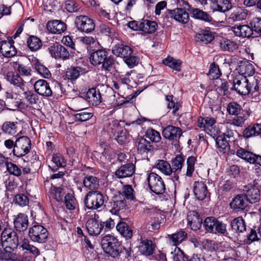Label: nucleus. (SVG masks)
<instances>
[{
    "mask_svg": "<svg viewBox=\"0 0 261 261\" xmlns=\"http://www.w3.org/2000/svg\"><path fill=\"white\" fill-rule=\"evenodd\" d=\"M66 164L64 157L61 154H56L53 156L50 164L48 167L52 171L55 172L59 168L65 167Z\"/></svg>",
    "mask_w": 261,
    "mask_h": 261,
    "instance_id": "72a5a7b5",
    "label": "nucleus"
},
{
    "mask_svg": "<svg viewBox=\"0 0 261 261\" xmlns=\"http://www.w3.org/2000/svg\"><path fill=\"white\" fill-rule=\"evenodd\" d=\"M249 93L252 94L255 92L259 93L261 91V79L259 80H255L251 79L249 82Z\"/></svg>",
    "mask_w": 261,
    "mask_h": 261,
    "instance_id": "680f3d73",
    "label": "nucleus"
},
{
    "mask_svg": "<svg viewBox=\"0 0 261 261\" xmlns=\"http://www.w3.org/2000/svg\"><path fill=\"white\" fill-rule=\"evenodd\" d=\"M188 224L193 230L199 229L202 223V219L196 211L190 212L187 216Z\"/></svg>",
    "mask_w": 261,
    "mask_h": 261,
    "instance_id": "b1692460",
    "label": "nucleus"
},
{
    "mask_svg": "<svg viewBox=\"0 0 261 261\" xmlns=\"http://www.w3.org/2000/svg\"><path fill=\"white\" fill-rule=\"evenodd\" d=\"M14 41L3 40L0 41V53L6 58H11L17 54V50L13 45Z\"/></svg>",
    "mask_w": 261,
    "mask_h": 261,
    "instance_id": "a211bd4d",
    "label": "nucleus"
},
{
    "mask_svg": "<svg viewBox=\"0 0 261 261\" xmlns=\"http://www.w3.org/2000/svg\"><path fill=\"white\" fill-rule=\"evenodd\" d=\"M28 235L33 242L43 243L47 240L48 232L43 226L35 224L29 228Z\"/></svg>",
    "mask_w": 261,
    "mask_h": 261,
    "instance_id": "39448f33",
    "label": "nucleus"
},
{
    "mask_svg": "<svg viewBox=\"0 0 261 261\" xmlns=\"http://www.w3.org/2000/svg\"><path fill=\"white\" fill-rule=\"evenodd\" d=\"M138 251L145 256L152 255L156 247L155 243L149 239H141L138 246Z\"/></svg>",
    "mask_w": 261,
    "mask_h": 261,
    "instance_id": "ddd939ff",
    "label": "nucleus"
},
{
    "mask_svg": "<svg viewBox=\"0 0 261 261\" xmlns=\"http://www.w3.org/2000/svg\"><path fill=\"white\" fill-rule=\"evenodd\" d=\"M47 30L53 34H61L66 29V24L63 21L53 20L47 22Z\"/></svg>",
    "mask_w": 261,
    "mask_h": 261,
    "instance_id": "bb28decb",
    "label": "nucleus"
},
{
    "mask_svg": "<svg viewBox=\"0 0 261 261\" xmlns=\"http://www.w3.org/2000/svg\"><path fill=\"white\" fill-rule=\"evenodd\" d=\"M105 197L98 191H90L86 195L84 202L89 209L96 210L103 205Z\"/></svg>",
    "mask_w": 261,
    "mask_h": 261,
    "instance_id": "7ed1b4c3",
    "label": "nucleus"
},
{
    "mask_svg": "<svg viewBox=\"0 0 261 261\" xmlns=\"http://www.w3.org/2000/svg\"><path fill=\"white\" fill-rule=\"evenodd\" d=\"M7 79L16 87L19 88L22 91L24 90L25 83L18 74H15L13 72H8L7 75Z\"/></svg>",
    "mask_w": 261,
    "mask_h": 261,
    "instance_id": "7c9ffc66",
    "label": "nucleus"
},
{
    "mask_svg": "<svg viewBox=\"0 0 261 261\" xmlns=\"http://www.w3.org/2000/svg\"><path fill=\"white\" fill-rule=\"evenodd\" d=\"M21 256L16 253V251L11 247L5 246L0 248V260L2 261H19Z\"/></svg>",
    "mask_w": 261,
    "mask_h": 261,
    "instance_id": "2eb2a0df",
    "label": "nucleus"
},
{
    "mask_svg": "<svg viewBox=\"0 0 261 261\" xmlns=\"http://www.w3.org/2000/svg\"><path fill=\"white\" fill-rule=\"evenodd\" d=\"M130 48L124 44H117L112 48V53L118 57L125 58L132 54Z\"/></svg>",
    "mask_w": 261,
    "mask_h": 261,
    "instance_id": "2f4dec72",
    "label": "nucleus"
},
{
    "mask_svg": "<svg viewBox=\"0 0 261 261\" xmlns=\"http://www.w3.org/2000/svg\"><path fill=\"white\" fill-rule=\"evenodd\" d=\"M236 155L250 164L261 167V155L239 147L236 150Z\"/></svg>",
    "mask_w": 261,
    "mask_h": 261,
    "instance_id": "6e6552de",
    "label": "nucleus"
},
{
    "mask_svg": "<svg viewBox=\"0 0 261 261\" xmlns=\"http://www.w3.org/2000/svg\"><path fill=\"white\" fill-rule=\"evenodd\" d=\"M184 163V159L181 155H177L171 161L172 172H180Z\"/></svg>",
    "mask_w": 261,
    "mask_h": 261,
    "instance_id": "3c124183",
    "label": "nucleus"
},
{
    "mask_svg": "<svg viewBox=\"0 0 261 261\" xmlns=\"http://www.w3.org/2000/svg\"><path fill=\"white\" fill-rule=\"evenodd\" d=\"M116 227L117 230L126 239L132 237L133 231L126 222L121 221L117 224Z\"/></svg>",
    "mask_w": 261,
    "mask_h": 261,
    "instance_id": "58836bf2",
    "label": "nucleus"
},
{
    "mask_svg": "<svg viewBox=\"0 0 261 261\" xmlns=\"http://www.w3.org/2000/svg\"><path fill=\"white\" fill-rule=\"evenodd\" d=\"M27 45L31 51H37L42 46L41 40L35 36H31L27 40Z\"/></svg>",
    "mask_w": 261,
    "mask_h": 261,
    "instance_id": "8fccbe9b",
    "label": "nucleus"
},
{
    "mask_svg": "<svg viewBox=\"0 0 261 261\" xmlns=\"http://www.w3.org/2000/svg\"><path fill=\"white\" fill-rule=\"evenodd\" d=\"M22 97L25 99L30 104H36L39 100L38 95L33 91L30 90L22 91Z\"/></svg>",
    "mask_w": 261,
    "mask_h": 261,
    "instance_id": "4d7b16f0",
    "label": "nucleus"
},
{
    "mask_svg": "<svg viewBox=\"0 0 261 261\" xmlns=\"http://www.w3.org/2000/svg\"><path fill=\"white\" fill-rule=\"evenodd\" d=\"M217 220L218 219L214 217H208L206 218L203 222V225L205 230L210 233H214Z\"/></svg>",
    "mask_w": 261,
    "mask_h": 261,
    "instance_id": "864d4df0",
    "label": "nucleus"
},
{
    "mask_svg": "<svg viewBox=\"0 0 261 261\" xmlns=\"http://www.w3.org/2000/svg\"><path fill=\"white\" fill-rule=\"evenodd\" d=\"M260 134H261V124L258 123L249 125L243 133V136L246 138L256 136Z\"/></svg>",
    "mask_w": 261,
    "mask_h": 261,
    "instance_id": "e433bc0d",
    "label": "nucleus"
},
{
    "mask_svg": "<svg viewBox=\"0 0 261 261\" xmlns=\"http://www.w3.org/2000/svg\"><path fill=\"white\" fill-rule=\"evenodd\" d=\"M231 227L234 232H242L246 230L245 221L242 217H238L231 222Z\"/></svg>",
    "mask_w": 261,
    "mask_h": 261,
    "instance_id": "a19ab883",
    "label": "nucleus"
},
{
    "mask_svg": "<svg viewBox=\"0 0 261 261\" xmlns=\"http://www.w3.org/2000/svg\"><path fill=\"white\" fill-rule=\"evenodd\" d=\"M248 11L246 9L237 8L229 16V19L233 21H239L245 20L248 15Z\"/></svg>",
    "mask_w": 261,
    "mask_h": 261,
    "instance_id": "79ce46f5",
    "label": "nucleus"
},
{
    "mask_svg": "<svg viewBox=\"0 0 261 261\" xmlns=\"http://www.w3.org/2000/svg\"><path fill=\"white\" fill-rule=\"evenodd\" d=\"M221 73L219 69L218 65L215 63L211 64L208 73V76L210 80L218 79L221 75Z\"/></svg>",
    "mask_w": 261,
    "mask_h": 261,
    "instance_id": "338daca9",
    "label": "nucleus"
},
{
    "mask_svg": "<svg viewBox=\"0 0 261 261\" xmlns=\"http://www.w3.org/2000/svg\"><path fill=\"white\" fill-rule=\"evenodd\" d=\"M101 245L105 253L113 258L117 256L121 248L118 240L111 234L106 235L102 238Z\"/></svg>",
    "mask_w": 261,
    "mask_h": 261,
    "instance_id": "f03ea898",
    "label": "nucleus"
},
{
    "mask_svg": "<svg viewBox=\"0 0 261 261\" xmlns=\"http://www.w3.org/2000/svg\"><path fill=\"white\" fill-rule=\"evenodd\" d=\"M7 171L11 175L18 177L21 175V168L14 163L9 162L6 167Z\"/></svg>",
    "mask_w": 261,
    "mask_h": 261,
    "instance_id": "69168bd1",
    "label": "nucleus"
},
{
    "mask_svg": "<svg viewBox=\"0 0 261 261\" xmlns=\"http://www.w3.org/2000/svg\"><path fill=\"white\" fill-rule=\"evenodd\" d=\"M83 182L85 188L91 191H96L99 186L98 177L93 175H86Z\"/></svg>",
    "mask_w": 261,
    "mask_h": 261,
    "instance_id": "c9c22d12",
    "label": "nucleus"
},
{
    "mask_svg": "<svg viewBox=\"0 0 261 261\" xmlns=\"http://www.w3.org/2000/svg\"><path fill=\"white\" fill-rule=\"evenodd\" d=\"M20 247L22 250H27L35 256L39 254L38 249L33 245L30 244L29 240L27 239H23L20 245Z\"/></svg>",
    "mask_w": 261,
    "mask_h": 261,
    "instance_id": "052dcab7",
    "label": "nucleus"
},
{
    "mask_svg": "<svg viewBox=\"0 0 261 261\" xmlns=\"http://www.w3.org/2000/svg\"><path fill=\"white\" fill-rule=\"evenodd\" d=\"M132 250L130 247H123V249L121 248L117 256H115L114 259L116 261H129L132 257Z\"/></svg>",
    "mask_w": 261,
    "mask_h": 261,
    "instance_id": "49530a36",
    "label": "nucleus"
},
{
    "mask_svg": "<svg viewBox=\"0 0 261 261\" xmlns=\"http://www.w3.org/2000/svg\"><path fill=\"white\" fill-rule=\"evenodd\" d=\"M13 223L17 231L23 232L26 230L29 224L28 216L23 213L18 214L14 219Z\"/></svg>",
    "mask_w": 261,
    "mask_h": 261,
    "instance_id": "393cba45",
    "label": "nucleus"
},
{
    "mask_svg": "<svg viewBox=\"0 0 261 261\" xmlns=\"http://www.w3.org/2000/svg\"><path fill=\"white\" fill-rule=\"evenodd\" d=\"M17 122L6 121L2 126L4 133L14 136L17 132Z\"/></svg>",
    "mask_w": 261,
    "mask_h": 261,
    "instance_id": "37998d69",
    "label": "nucleus"
},
{
    "mask_svg": "<svg viewBox=\"0 0 261 261\" xmlns=\"http://www.w3.org/2000/svg\"><path fill=\"white\" fill-rule=\"evenodd\" d=\"M163 62L165 65L177 71L180 70L181 63L178 60L171 57H168L163 60Z\"/></svg>",
    "mask_w": 261,
    "mask_h": 261,
    "instance_id": "5fc2aeb1",
    "label": "nucleus"
},
{
    "mask_svg": "<svg viewBox=\"0 0 261 261\" xmlns=\"http://www.w3.org/2000/svg\"><path fill=\"white\" fill-rule=\"evenodd\" d=\"M165 15V17L173 18L176 21L183 24L187 23L189 20L188 13L182 8L167 10Z\"/></svg>",
    "mask_w": 261,
    "mask_h": 261,
    "instance_id": "9d476101",
    "label": "nucleus"
},
{
    "mask_svg": "<svg viewBox=\"0 0 261 261\" xmlns=\"http://www.w3.org/2000/svg\"><path fill=\"white\" fill-rule=\"evenodd\" d=\"M51 57L56 59L67 60L70 57L69 51L63 45L56 43L48 48Z\"/></svg>",
    "mask_w": 261,
    "mask_h": 261,
    "instance_id": "9b49d317",
    "label": "nucleus"
},
{
    "mask_svg": "<svg viewBox=\"0 0 261 261\" xmlns=\"http://www.w3.org/2000/svg\"><path fill=\"white\" fill-rule=\"evenodd\" d=\"M192 14L193 17L195 19L201 20L205 22H210L213 20L211 16L207 12L198 8L193 9L192 11Z\"/></svg>",
    "mask_w": 261,
    "mask_h": 261,
    "instance_id": "a18cd8bd",
    "label": "nucleus"
},
{
    "mask_svg": "<svg viewBox=\"0 0 261 261\" xmlns=\"http://www.w3.org/2000/svg\"><path fill=\"white\" fill-rule=\"evenodd\" d=\"M216 143L219 151L225 153L229 149V145L227 141L224 137L222 135H219L216 140Z\"/></svg>",
    "mask_w": 261,
    "mask_h": 261,
    "instance_id": "603ef678",
    "label": "nucleus"
},
{
    "mask_svg": "<svg viewBox=\"0 0 261 261\" xmlns=\"http://www.w3.org/2000/svg\"><path fill=\"white\" fill-rule=\"evenodd\" d=\"M197 161L196 158L194 156H189L186 162L187 170L186 176L191 177L193 176V172L195 170V164Z\"/></svg>",
    "mask_w": 261,
    "mask_h": 261,
    "instance_id": "13d9d810",
    "label": "nucleus"
},
{
    "mask_svg": "<svg viewBox=\"0 0 261 261\" xmlns=\"http://www.w3.org/2000/svg\"><path fill=\"white\" fill-rule=\"evenodd\" d=\"M214 39L213 33L207 30H203L195 36V40L204 44L210 43Z\"/></svg>",
    "mask_w": 261,
    "mask_h": 261,
    "instance_id": "473e14b6",
    "label": "nucleus"
},
{
    "mask_svg": "<svg viewBox=\"0 0 261 261\" xmlns=\"http://www.w3.org/2000/svg\"><path fill=\"white\" fill-rule=\"evenodd\" d=\"M85 73V69L80 67H71L67 68L65 76L71 82L75 81L81 74Z\"/></svg>",
    "mask_w": 261,
    "mask_h": 261,
    "instance_id": "4c0bfd02",
    "label": "nucleus"
},
{
    "mask_svg": "<svg viewBox=\"0 0 261 261\" xmlns=\"http://www.w3.org/2000/svg\"><path fill=\"white\" fill-rule=\"evenodd\" d=\"M193 192L196 198L200 200H202L207 197H210V195L205 183L202 181L194 182Z\"/></svg>",
    "mask_w": 261,
    "mask_h": 261,
    "instance_id": "412c9836",
    "label": "nucleus"
},
{
    "mask_svg": "<svg viewBox=\"0 0 261 261\" xmlns=\"http://www.w3.org/2000/svg\"><path fill=\"white\" fill-rule=\"evenodd\" d=\"M145 136L153 142L158 143L161 140V137L159 132L153 128H149L145 132Z\"/></svg>",
    "mask_w": 261,
    "mask_h": 261,
    "instance_id": "0e129e2a",
    "label": "nucleus"
},
{
    "mask_svg": "<svg viewBox=\"0 0 261 261\" xmlns=\"http://www.w3.org/2000/svg\"><path fill=\"white\" fill-rule=\"evenodd\" d=\"M8 240L4 239V241L2 242L1 245L4 246V244L6 243L7 244L6 246L11 247V249L16 251L19 245L18 237L17 233H13L12 236Z\"/></svg>",
    "mask_w": 261,
    "mask_h": 261,
    "instance_id": "6e6d98bb",
    "label": "nucleus"
},
{
    "mask_svg": "<svg viewBox=\"0 0 261 261\" xmlns=\"http://www.w3.org/2000/svg\"><path fill=\"white\" fill-rule=\"evenodd\" d=\"M247 205L246 197L243 194L236 195L229 204L230 208L236 212L244 210Z\"/></svg>",
    "mask_w": 261,
    "mask_h": 261,
    "instance_id": "4be33fe9",
    "label": "nucleus"
},
{
    "mask_svg": "<svg viewBox=\"0 0 261 261\" xmlns=\"http://www.w3.org/2000/svg\"><path fill=\"white\" fill-rule=\"evenodd\" d=\"M31 148V141L27 136H21L16 139L15 148L12 150L14 155L20 158L28 154Z\"/></svg>",
    "mask_w": 261,
    "mask_h": 261,
    "instance_id": "423d86ee",
    "label": "nucleus"
},
{
    "mask_svg": "<svg viewBox=\"0 0 261 261\" xmlns=\"http://www.w3.org/2000/svg\"><path fill=\"white\" fill-rule=\"evenodd\" d=\"M147 181L150 190L156 194L160 195L165 191V185L162 178L154 172L147 174Z\"/></svg>",
    "mask_w": 261,
    "mask_h": 261,
    "instance_id": "20e7f679",
    "label": "nucleus"
},
{
    "mask_svg": "<svg viewBox=\"0 0 261 261\" xmlns=\"http://www.w3.org/2000/svg\"><path fill=\"white\" fill-rule=\"evenodd\" d=\"M75 24L78 30L90 33L95 29V25L92 19L85 15H80L75 18Z\"/></svg>",
    "mask_w": 261,
    "mask_h": 261,
    "instance_id": "1a4fd4ad",
    "label": "nucleus"
},
{
    "mask_svg": "<svg viewBox=\"0 0 261 261\" xmlns=\"http://www.w3.org/2000/svg\"><path fill=\"white\" fill-rule=\"evenodd\" d=\"M168 238L169 241L172 242L173 245L177 246L186 239L187 233L180 229L173 234H169Z\"/></svg>",
    "mask_w": 261,
    "mask_h": 261,
    "instance_id": "f704fd0d",
    "label": "nucleus"
},
{
    "mask_svg": "<svg viewBox=\"0 0 261 261\" xmlns=\"http://www.w3.org/2000/svg\"><path fill=\"white\" fill-rule=\"evenodd\" d=\"M219 46L223 51L232 52L238 49V46L236 43L228 39H222L219 42Z\"/></svg>",
    "mask_w": 261,
    "mask_h": 261,
    "instance_id": "c03bdc74",
    "label": "nucleus"
},
{
    "mask_svg": "<svg viewBox=\"0 0 261 261\" xmlns=\"http://www.w3.org/2000/svg\"><path fill=\"white\" fill-rule=\"evenodd\" d=\"M249 80L246 78L242 80L236 79L233 81V89L241 95H246L249 93L248 90Z\"/></svg>",
    "mask_w": 261,
    "mask_h": 261,
    "instance_id": "a878e982",
    "label": "nucleus"
},
{
    "mask_svg": "<svg viewBox=\"0 0 261 261\" xmlns=\"http://www.w3.org/2000/svg\"><path fill=\"white\" fill-rule=\"evenodd\" d=\"M35 92L38 94L45 97L51 96L53 92L49 84L44 80H39L34 84Z\"/></svg>",
    "mask_w": 261,
    "mask_h": 261,
    "instance_id": "6ab92c4d",
    "label": "nucleus"
},
{
    "mask_svg": "<svg viewBox=\"0 0 261 261\" xmlns=\"http://www.w3.org/2000/svg\"><path fill=\"white\" fill-rule=\"evenodd\" d=\"M155 166L157 169L166 175H170L172 173L171 166L166 161L163 160H157Z\"/></svg>",
    "mask_w": 261,
    "mask_h": 261,
    "instance_id": "09e8293b",
    "label": "nucleus"
},
{
    "mask_svg": "<svg viewBox=\"0 0 261 261\" xmlns=\"http://www.w3.org/2000/svg\"><path fill=\"white\" fill-rule=\"evenodd\" d=\"M86 228L90 235L97 236L103 230L104 223L95 218H90L87 221Z\"/></svg>",
    "mask_w": 261,
    "mask_h": 261,
    "instance_id": "f8f14e48",
    "label": "nucleus"
},
{
    "mask_svg": "<svg viewBox=\"0 0 261 261\" xmlns=\"http://www.w3.org/2000/svg\"><path fill=\"white\" fill-rule=\"evenodd\" d=\"M121 196H124L126 199L133 200L135 199V192L132 186L124 185L122 188V192Z\"/></svg>",
    "mask_w": 261,
    "mask_h": 261,
    "instance_id": "774afa93",
    "label": "nucleus"
},
{
    "mask_svg": "<svg viewBox=\"0 0 261 261\" xmlns=\"http://www.w3.org/2000/svg\"><path fill=\"white\" fill-rule=\"evenodd\" d=\"M126 206V200L121 196V194H119L113 197L111 202L110 212L112 214L118 215L125 208Z\"/></svg>",
    "mask_w": 261,
    "mask_h": 261,
    "instance_id": "4468645a",
    "label": "nucleus"
},
{
    "mask_svg": "<svg viewBox=\"0 0 261 261\" xmlns=\"http://www.w3.org/2000/svg\"><path fill=\"white\" fill-rule=\"evenodd\" d=\"M201 5H207L208 0H198ZM210 8L213 12L226 13L232 8L230 0H210Z\"/></svg>",
    "mask_w": 261,
    "mask_h": 261,
    "instance_id": "0eeeda50",
    "label": "nucleus"
},
{
    "mask_svg": "<svg viewBox=\"0 0 261 261\" xmlns=\"http://www.w3.org/2000/svg\"><path fill=\"white\" fill-rule=\"evenodd\" d=\"M158 24L154 21L142 19V31L147 34H152L156 30Z\"/></svg>",
    "mask_w": 261,
    "mask_h": 261,
    "instance_id": "de8ad7c7",
    "label": "nucleus"
},
{
    "mask_svg": "<svg viewBox=\"0 0 261 261\" xmlns=\"http://www.w3.org/2000/svg\"><path fill=\"white\" fill-rule=\"evenodd\" d=\"M137 150L141 154L147 153L153 150V147L151 143L146 139L141 137L136 141Z\"/></svg>",
    "mask_w": 261,
    "mask_h": 261,
    "instance_id": "c85d7f7f",
    "label": "nucleus"
},
{
    "mask_svg": "<svg viewBox=\"0 0 261 261\" xmlns=\"http://www.w3.org/2000/svg\"><path fill=\"white\" fill-rule=\"evenodd\" d=\"M244 195L246 197L248 202L254 203L259 201L260 193L259 189L253 185H248L244 187Z\"/></svg>",
    "mask_w": 261,
    "mask_h": 261,
    "instance_id": "dca6fc26",
    "label": "nucleus"
},
{
    "mask_svg": "<svg viewBox=\"0 0 261 261\" xmlns=\"http://www.w3.org/2000/svg\"><path fill=\"white\" fill-rule=\"evenodd\" d=\"M237 70L240 74L243 75L244 78L252 76L255 72L254 66L246 61H240Z\"/></svg>",
    "mask_w": 261,
    "mask_h": 261,
    "instance_id": "cd10ccee",
    "label": "nucleus"
},
{
    "mask_svg": "<svg viewBox=\"0 0 261 261\" xmlns=\"http://www.w3.org/2000/svg\"><path fill=\"white\" fill-rule=\"evenodd\" d=\"M231 30L236 36L242 38H250L253 34L250 25L248 24L235 25Z\"/></svg>",
    "mask_w": 261,
    "mask_h": 261,
    "instance_id": "5701e85b",
    "label": "nucleus"
},
{
    "mask_svg": "<svg viewBox=\"0 0 261 261\" xmlns=\"http://www.w3.org/2000/svg\"><path fill=\"white\" fill-rule=\"evenodd\" d=\"M35 68L38 73L44 78L48 79L51 76V73L48 68L39 61L35 63Z\"/></svg>",
    "mask_w": 261,
    "mask_h": 261,
    "instance_id": "e2e57ef3",
    "label": "nucleus"
},
{
    "mask_svg": "<svg viewBox=\"0 0 261 261\" xmlns=\"http://www.w3.org/2000/svg\"><path fill=\"white\" fill-rule=\"evenodd\" d=\"M64 204L66 208L70 210L75 208L77 202L74 195L71 193H67L64 197Z\"/></svg>",
    "mask_w": 261,
    "mask_h": 261,
    "instance_id": "bf43d9fd",
    "label": "nucleus"
},
{
    "mask_svg": "<svg viewBox=\"0 0 261 261\" xmlns=\"http://www.w3.org/2000/svg\"><path fill=\"white\" fill-rule=\"evenodd\" d=\"M216 123V120L213 118L206 117L205 118L199 117L197 123L198 127L208 129L212 133L213 126Z\"/></svg>",
    "mask_w": 261,
    "mask_h": 261,
    "instance_id": "ea45409f",
    "label": "nucleus"
},
{
    "mask_svg": "<svg viewBox=\"0 0 261 261\" xmlns=\"http://www.w3.org/2000/svg\"><path fill=\"white\" fill-rule=\"evenodd\" d=\"M182 134V132L180 128L173 125L167 126L162 131L163 136L170 141H177Z\"/></svg>",
    "mask_w": 261,
    "mask_h": 261,
    "instance_id": "f3484780",
    "label": "nucleus"
},
{
    "mask_svg": "<svg viewBox=\"0 0 261 261\" xmlns=\"http://www.w3.org/2000/svg\"><path fill=\"white\" fill-rule=\"evenodd\" d=\"M86 99L93 106L98 105L101 101L99 91L96 88H91L88 91L86 94Z\"/></svg>",
    "mask_w": 261,
    "mask_h": 261,
    "instance_id": "c756f323",
    "label": "nucleus"
},
{
    "mask_svg": "<svg viewBox=\"0 0 261 261\" xmlns=\"http://www.w3.org/2000/svg\"><path fill=\"white\" fill-rule=\"evenodd\" d=\"M135 165L131 162L121 165L115 171V175L118 178L132 176L135 172Z\"/></svg>",
    "mask_w": 261,
    "mask_h": 261,
    "instance_id": "aec40b11",
    "label": "nucleus"
},
{
    "mask_svg": "<svg viewBox=\"0 0 261 261\" xmlns=\"http://www.w3.org/2000/svg\"><path fill=\"white\" fill-rule=\"evenodd\" d=\"M90 61L94 66L101 65V70L110 71L114 67L115 60L112 56H108V51L105 49H97L93 52L90 57Z\"/></svg>",
    "mask_w": 261,
    "mask_h": 261,
    "instance_id": "f257e3e1",
    "label": "nucleus"
}]
</instances>
